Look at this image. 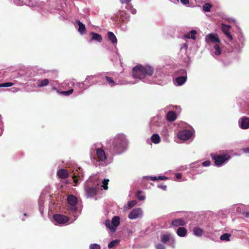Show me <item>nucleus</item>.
Returning a JSON list of instances; mask_svg holds the SVG:
<instances>
[{"instance_id":"obj_41","label":"nucleus","mask_w":249,"mask_h":249,"mask_svg":"<svg viewBox=\"0 0 249 249\" xmlns=\"http://www.w3.org/2000/svg\"><path fill=\"white\" fill-rule=\"evenodd\" d=\"M89 249H101V246L98 244H91L89 246Z\"/></svg>"},{"instance_id":"obj_16","label":"nucleus","mask_w":249,"mask_h":249,"mask_svg":"<svg viewBox=\"0 0 249 249\" xmlns=\"http://www.w3.org/2000/svg\"><path fill=\"white\" fill-rule=\"evenodd\" d=\"M14 2L18 6H22L26 5L30 7H35L36 5V0H30L28 3H24L21 0H14Z\"/></svg>"},{"instance_id":"obj_26","label":"nucleus","mask_w":249,"mask_h":249,"mask_svg":"<svg viewBox=\"0 0 249 249\" xmlns=\"http://www.w3.org/2000/svg\"><path fill=\"white\" fill-rule=\"evenodd\" d=\"M161 135L163 137V140L165 141H168L169 131L167 127H163L160 132Z\"/></svg>"},{"instance_id":"obj_27","label":"nucleus","mask_w":249,"mask_h":249,"mask_svg":"<svg viewBox=\"0 0 249 249\" xmlns=\"http://www.w3.org/2000/svg\"><path fill=\"white\" fill-rule=\"evenodd\" d=\"M187 231L184 227H179L177 230V234L180 237H185L187 234Z\"/></svg>"},{"instance_id":"obj_55","label":"nucleus","mask_w":249,"mask_h":249,"mask_svg":"<svg viewBox=\"0 0 249 249\" xmlns=\"http://www.w3.org/2000/svg\"><path fill=\"white\" fill-rule=\"evenodd\" d=\"M67 84L69 86H70V85L74 86L75 83L73 81H69V82H68Z\"/></svg>"},{"instance_id":"obj_62","label":"nucleus","mask_w":249,"mask_h":249,"mask_svg":"<svg viewBox=\"0 0 249 249\" xmlns=\"http://www.w3.org/2000/svg\"><path fill=\"white\" fill-rule=\"evenodd\" d=\"M121 19H122V20H124V18H121Z\"/></svg>"},{"instance_id":"obj_8","label":"nucleus","mask_w":249,"mask_h":249,"mask_svg":"<svg viewBox=\"0 0 249 249\" xmlns=\"http://www.w3.org/2000/svg\"><path fill=\"white\" fill-rule=\"evenodd\" d=\"M178 75L174 81V84L176 86H181L184 84L187 80V72L184 69H181L177 71Z\"/></svg>"},{"instance_id":"obj_9","label":"nucleus","mask_w":249,"mask_h":249,"mask_svg":"<svg viewBox=\"0 0 249 249\" xmlns=\"http://www.w3.org/2000/svg\"><path fill=\"white\" fill-rule=\"evenodd\" d=\"M53 219L55 225H63L67 223L69 220L67 216L60 214H55L53 215Z\"/></svg>"},{"instance_id":"obj_25","label":"nucleus","mask_w":249,"mask_h":249,"mask_svg":"<svg viewBox=\"0 0 249 249\" xmlns=\"http://www.w3.org/2000/svg\"><path fill=\"white\" fill-rule=\"evenodd\" d=\"M193 234L197 237H201L203 234V230L198 227H196L193 230Z\"/></svg>"},{"instance_id":"obj_11","label":"nucleus","mask_w":249,"mask_h":249,"mask_svg":"<svg viewBox=\"0 0 249 249\" xmlns=\"http://www.w3.org/2000/svg\"><path fill=\"white\" fill-rule=\"evenodd\" d=\"M161 241L164 243H168V245L172 246L173 248H175V240L169 233L162 235L161 237Z\"/></svg>"},{"instance_id":"obj_36","label":"nucleus","mask_w":249,"mask_h":249,"mask_svg":"<svg viewBox=\"0 0 249 249\" xmlns=\"http://www.w3.org/2000/svg\"><path fill=\"white\" fill-rule=\"evenodd\" d=\"M231 235L230 233H226L222 234L220 236V239L221 240H222V241H230V237H231Z\"/></svg>"},{"instance_id":"obj_59","label":"nucleus","mask_w":249,"mask_h":249,"mask_svg":"<svg viewBox=\"0 0 249 249\" xmlns=\"http://www.w3.org/2000/svg\"><path fill=\"white\" fill-rule=\"evenodd\" d=\"M138 194H140L141 193V191H138Z\"/></svg>"},{"instance_id":"obj_17","label":"nucleus","mask_w":249,"mask_h":249,"mask_svg":"<svg viewBox=\"0 0 249 249\" xmlns=\"http://www.w3.org/2000/svg\"><path fill=\"white\" fill-rule=\"evenodd\" d=\"M238 41L233 42V47L236 50H240L244 46V37L242 36H240L238 39Z\"/></svg>"},{"instance_id":"obj_12","label":"nucleus","mask_w":249,"mask_h":249,"mask_svg":"<svg viewBox=\"0 0 249 249\" xmlns=\"http://www.w3.org/2000/svg\"><path fill=\"white\" fill-rule=\"evenodd\" d=\"M192 135V132L189 130H183L179 131L177 136L178 139L183 140H189Z\"/></svg>"},{"instance_id":"obj_53","label":"nucleus","mask_w":249,"mask_h":249,"mask_svg":"<svg viewBox=\"0 0 249 249\" xmlns=\"http://www.w3.org/2000/svg\"><path fill=\"white\" fill-rule=\"evenodd\" d=\"M242 150L245 153H249V147L243 148Z\"/></svg>"},{"instance_id":"obj_48","label":"nucleus","mask_w":249,"mask_h":249,"mask_svg":"<svg viewBox=\"0 0 249 249\" xmlns=\"http://www.w3.org/2000/svg\"><path fill=\"white\" fill-rule=\"evenodd\" d=\"M175 177H176L177 180H179L181 178L182 175H181V174L179 173H177L175 175Z\"/></svg>"},{"instance_id":"obj_18","label":"nucleus","mask_w":249,"mask_h":249,"mask_svg":"<svg viewBox=\"0 0 249 249\" xmlns=\"http://www.w3.org/2000/svg\"><path fill=\"white\" fill-rule=\"evenodd\" d=\"M107 37L112 45L116 47L117 44V39L114 34L112 32H108L107 33Z\"/></svg>"},{"instance_id":"obj_44","label":"nucleus","mask_w":249,"mask_h":249,"mask_svg":"<svg viewBox=\"0 0 249 249\" xmlns=\"http://www.w3.org/2000/svg\"><path fill=\"white\" fill-rule=\"evenodd\" d=\"M117 242H118V241L117 240H114L112 241L108 244V246H107L108 248L109 249L113 248L117 243Z\"/></svg>"},{"instance_id":"obj_7","label":"nucleus","mask_w":249,"mask_h":249,"mask_svg":"<svg viewBox=\"0 0 249 249\" xmlns=\"http://www.w3.org/2000/svg\"><path fill=\"white\" fill-rule=\"evenodd\" d=\"M211 158L214 160L215 165L217 166H220L223 164L226 163L230 160L231 156L227 154L216 156L213 154L211 155Z\"/></svg>"},{"instance_id":"obj_28","label":"nucleus","mask_w":249,"mask_h":249,"mask_svg":"<svg viewBox=\"0 0 249 249\" xmlns=\"http://www.w3.org/2000/svg\"><path fill=\"white\" fill-rule=\"evenodd\" d=\"M196 31L195 30H192L190 33L184 35V37L186 38L195 40L196 39Z\"/></svg>"},{"instance_id":"obj_43","label":"nucleus","mask_w":249,"mask_h":249,"mask_svg":"<svg viewBox=\"0 0 249 249\" xmlns=\"http://www.w3.org/2000/svg\"><path fill=\"white\" fill-rule=\"evenodd\" d=\"M13 85V84L11 82H6L4 83L0 84V88L3 87H10Z\"/></svg>"},{"instance_id":"obj_58","label":"nucleus","mask_w":249,"mask_h":249,"mask_svg":"<svg viewBox=\"0 0 249 249\" xmlns=\"http://www.w3.org/2000/svg\"><path fill=\"white\" fill-rule=\"evenodd\" d=\"M176 109H178H178L179 110V109H180V107H176Z\"/></svg>"},{"instance_id":"obj_14","label":"nucleus","mask_w":249,"mask_h":249,"mask_svg":"<svg viewBox=\"0 0 249 249\" xmlns=\"http://www.w3.org/2000/svg\"><path fill=\"white\" fill-rule=\"evenodd\" d=\"M205 41L207 43H220V40L217 36L213 34H209L205 37Z\"/></svg>"},{"instance_id":"obj_47","label":"nucleus","mask_w":249,"mask_h":249,"mask_svg":"<svg viewBox=\"0 0 249 249\" xmlns=\"http://www.w3.org/2000/svg\"><path fill=\"white\" fill-rule=\"evenodd\" d=\"M210 164H211V162L209 160L205 161L202 163V165L203 166H206V167L209 166L210 165Z\"/></svg>"},{"instance_id":"obj_2","label":"nucleus","mask_w":249,"mask_h":249,"mask_svg":"<svg viewBox=\"0 0 249 249\" xmlns=\"http://www.w3.org/2000/svg\"><path fill=\"white\" fill-rule=\"evenodd\" d=\"M110 143L114 153L121 154L127 149L128 141L124 134L119 133L110 140Z\"/></svg>"},{"instance_id":"obj_21","label":"nucleus","mask_w":249,"mask_h":249,"mask_svg":"<svg viewBox=\"0 0 249 249\" xmlns=\"http://www.w3.org/2000/svg\"><path fill=\"white\" fill-rule=\"evenodd\" d=\"M76 23L78 26V31L81 35H84L86 33V27L84 24H83L79 20H76Z\"/></svg>"},{"instance_id":"obj_46","label":"nucleus","mask_w":249,"mask_h":249,"mask_svg":"<svg viewBox=\"0 0 249 249\" xmlns=\"http://www.w3.org/2000/svg\"><path fill=\"white\" fill-rule=\"evenodd\" d=\"M156 248L157 249H165V246L161 244L157 245Z\"/></svg>"},{"instance_id":"obj_1","label":"nucleus","mask_w":249,"mask_h":249,"mask_svg":"<svg viewBox=\"0 0 249 249\" xmlns=\"http://www.w3.org/2000/svg\"><path fill=\"white\" fill-rule=\"evenodd\" d=\"M132 73L134 78L150 84L163 85L168 81L166 71L161 66L157 67L154 71L151 66L139 65L133 68Z\"/></svg>"},{"instance_id":"obj_45","label":"nucleus","mask_w":249,"mask_h":249,"mask_svg":"<svg viewBox=\"0 0 249 249\" xmlns=\"http://www.w3.org/2000/svg\"><path fill=\"white\" fill-rule=\"evenodd\" d=\"M144 178H146L148 179H150V180H158V178L156 176H154V177L146 176V177H144Z\"/></svg>"},{"instance_id":"obj_30","label":"nucleus","mask_w":249,"mask_h":249,"mask_svg":"<svg viewBox=\"0 0 249 249\" xmlns=\"http://www.w3.org/2000/svg\"><path fill=\"white\" fill-rule=\"evenodd\" d=\"M136 204L137 201L136 200L128 201L127 204L124 206V209L126 210H129L135 206Z\"/></svg>"},{"instance_id":"obj_49","label":"nucleus","mask_w":249,"mask_h":249,"mask_svg":"<svg viewBox=\"0 0 249 249\" xmlns=\"http://www.w3.org/2000/svg\"><path fill=\"white\" fill-rule=\"evenodd\" d=\"M137 198L139 200L142 201V200H143L145 198V197L143 195L140 196L139 195H138Z\"/></svg>"},{"instance_id":"obj_23","label":"nucleus","mask_w":249,"mask_h":249,"mask_svg":"<svg viewBox=\"0 0 249 249\" xmlns=\"http://www.w3.org/2000/svg\"><path fill=\"white\" fill-rule=\"evenodd\" d=\"M57 176L61 178H66L69 176V173L67 170L60 169L57 172Z\"/></svg>"},{"instance_id":"obj_38","label":"nucleus","mask_w":249,"mask_h":249,"mask_svg":"<svg viewBox=\"0 0 249 249\" xmlns=\"http://www.w3.org/2000/svg\"><path fill=\"white\" fill-rule=\"evenodd\" d=\"M105 79L107 81V83L110 86H113L116 85L114 81L113 80V79L109 76H105Z\"/></svg>"},{"instance_id":"obj_33","label":"nucleus","mask_w":249,"mask_h":249,"mask_svg":"<svg viewBox=\"0 0 249 249\" xmlns=\"http://www.w3.org/2000/svg\"><path fill=\"white\" fill-rule=\"evenodd\" d=\"M108 181H109L108 179H105L102 181V183L98 182L97 183H99V186L98 187L99 188V186H101L104 189L107 190L108 188L107 184H108Z\"/></svg>"},{"instance_id":"obj_29","label":"nucleus","mask_w":249,"mask_h":249,"mask_svg":"<svg viewBox=\"0 0 249 249\" xmlns=\"http://www.w3.org/2000/svg\"><path fill=\"white\" fill-rule=\"evenodd\" d=\"M151 140L154 143L158 144L160 142V137L159 134L155 133L151 137Z\"/></svg>"},{"instance_id":"obj_42","label":"nucleus","mask_w":249,"mask_h":249,"mask_svg":"<svg viewBox=\"0 0 249 249\" xmlns=\"http://www.w3.org/2000/svg\"><path fill=\"white\" fill-rule=\"evenodd\" d=\"M76 87L80 89H82L83 90L87 89V88L85 87V84L83 82L77 83L76 84Z\"/></svg>"},{"instance_id":"obj_19","label":"nucleus","mask_w":249,"mask_h":249,"mask_svg":"<svg viewBox=\"0 0 249 249\" xmlns=\"http://www.w3.org/2000/svg\"><path fill=\"white\" fill-rule=\"evenodd\" d=\"M50 80L48 79H39L36 82V87L42 88L49 85Z\"/></svg>"},{"instance_id":"obj_24","label":"nucleus","mask_w":249,"mask_h":249,"mask_svg":"<svg viewBox=\"0 0 249 249\" xmlns=\"http://www.w3.org/2000/svg\"><path fill=\"white\" fill-rule=\"evenodd\" d=\"M90 34L92 37L89 42H91L92 40H95L98 42H101L102 41V37L100 34L94 32H91Z\"/></svg>"},{"instance_id":"obj_51","label":"nucleus","mask_w":249,"mask_h":249,"mask_svg":"<svg viewBox=\"0 0 249 249\" xmlns=\"http://www.w3.org/2000/svg\"><path fill=\"white\" fill-rule=\"evenodd\" d=\"M158 187L162 189L163 190H166L167 188L166 185H158Z\"/></svg>"},{"instance_id":"obj_31","label":"nucleus","mask_w":249,"mask_h":249,"mask_svg":"<svg viewBox=\"0 0 249 249\" xmlns=\"http://www.w3.org/2000/svg\"><path fill=\"white\" fill-rule=\"evenodd\" d=\"M213 48L214 49V51L212 54L213 56H217L221 53V50L218 44H214L213 46Z\"/></svg>"},{"instance_id":"obj_56","label":"nucleus","mask_w":249,"mask_h":249,"mask_svg":"<svg viewBox=\"0 0 249 249\" xmlns=\"http://www.w3.org/2000/svg\"><path fill=\"white\" fill-rule=\"evenodd\" d=\"M75 173L73 174V178H74V181L76 183L77 181V179H75V178L76 177Z\"/></svg>"},{"instance_id":"obj_6","label":"nucleus","mask_w":249,"mask_h":249,"mask_svg":"<svg viewBox=\"0 0 249 249\" xmlns=\"http://www.w3.org/2000/svg\"><path fill=\"white\" fill-rule=\"evenodd\" d=\"M120 223V218L118 216H114L111 221L107 220L105 224L107 228H108L111 232H114L117 228L118 227Z\"/></svg>"},{"instance_id":"obj_37","label":"nucleus","mask_w":249,"mask_h":249,"mask_svg":"<svg viewBox=\"0 0 249 249\" xmlns=\"http://www.w3.org/2000/svg\"><path fill=\"white\" fill-rule=\"evenodd\" d=\"M160 125V123L158 121V118L157 117L153 118L151 121V125L159 126Z\"/></svg>"},{"instance_id":"obj_34","label":"nucleus","mask_w":249,"mask_h":249,"mask_svg":"<svg viewBox=\"0 0 249 249\" xmlns=\"http://www.w3.org/2000/svg\"><path fill=\"white\" fill-rule=\"evenodd\" d=\"M212 5L209 3H205L202 6L203 11L205 12H208L211 11Z\"/></svg>"},{"instance_id":"obj_20","label":"nucleus","mask_w":249,"mask_h":249,"mask_svg":"<svg viewBox=\"0 0 249 249\" xmlns=\"http://www.w3.org/2000/svg\"><path fill=\"white\" fill-rule=\"evenodd\" d=\"M166 119L169 122H173L177 118V113L173 110L169 111L166 114Z\"/></svg>"},{"instance_id":"obj_3","label":"nucleus","mask_w":249,"mask_h":249,"mask_svg":"<svg viewBox=\"0 0 249 249\" xmlns=\"http://www.w3.org/2000/svg\"><path fill=\"white\" fill-rule=\"evenodd\" d=\"M96 152L97 160L99 165H102L103 166L107 165L109 162L107 161V158L105 151L101 148L99 143H95L92 145L90 147V158L94 152Z\"/></svg>"},{"instance_id":"obj_39","label":"nucleus","mask_w":249,"mask_h":249,"mask_svg":"<svg viewBox=\"0 0 249 249\" xmlns=\"http://www.w3.org/2000/svg\"><path fill=\"white\" fill-rule=\"evenodd\" d=\"M126 9L131 12L132 14H135L137 11L134 9L131 4H128L126 6Z\"/></svg>"},{"instance_id":"obj_60","label":"nucleus","mask_w":249,"mask_h":249,"mask_svg":"<svg viewBox=\"0 0 249 249\" xmlns=\"http://www.w3.org/2000/svg\"><path fill=\"white\" fill-rule=\"evenodd\" d=\"M249 215V213H246V216H248Z\"/></svg>"},{"instance_id":"obj_4","label":"nucleus","mask_w":249,"mask_h":249,"mask_svg":"<svg viewBox=\"0 0 249 249\" xmlns=\"http://www.w3.org/2000/svg\"><path fill=\"white\" fill-rule=\"evenodd\" d=\"M98 183H92L91 178L89 179L85 186V195L87 197H91L95 195L99 190Z\"/></svg>"},{"instance_id":"obj_57","label":"nucleus","mask_w":249,"mask_h":249,"mask_svg":"<svg viewBox=\"0 0 249 249\" xmlns=\"http://www.w3.org/2000/svg\"><path fill=\"white\" fill-rule=\"evenodd\" d=\"M183 47L185 48V50H187V48H188V45L187 44H183Z\"/></svg>"},{"instance_id":"obj_40","label":"nucleus","mask_w":249,"mask_h":249,"mask_svg":"<svg viewBox=\"0 0 249 249\" xmlns=\"http://www.w3.org/2000/svg\"><path fill=\"white\" fill-rule=\"evenodd\" d=\"M97 77V75H90V76H88L86 78V81L90 85L93 84V83L90 82V81L92 79L94 78H96Z\"/></svg>"},{"instance_id":"obj_13","label":"nucleus","mask_w":249,"mask_h":249,"mask_svg":"<svg viewBox=\"0 0 249 249\" xmlns=\"http://www.w3.org/2000/svg\"><path fill=\"white\" fill-rule=\"evenodd\" d=\"M239 126L243 129L249 128V118L245 116L240 118L238 121Z\"/></svg>"},{"instance_id":"obj_35","label":"nucleus","mask_w":249,"mask_h":249,"mask_svg":"<svg viewBox=\"0 0 249 249\" xmlns=\"http://www.w3.org/2000/svg\"><path fill=\"white\" fill-rule=\"evenodd\" d=\"M39 209L40 213L43 214L44 209V200L40 197L38 201Z\"/></svg>"},{"instance_id":"obj_61","label":"nucleus","mask_w":249,"mask_h":249,"mask_svg":"<svg viewBox=\"0 0 249 249\" xmlns=\"http://www.w3.org/2000/svg\"><path fill=\"white\" fill-rule=\"evenodd\" d=\"M24 216H26V215H27V214H26V213H24Z\"/></svg>"},{"instance_id":"obj_5","label":"nucleus","mask_w":249,"mask_h":249,"mask_svg":"<svg viewBox=\"0 0 249 249\" xmlns=\"http://www.w3.org/2000/svg\"><path fill=\"white\" fill-rule=\"evenodd\" d=\"M67 201L69 205V209L71 211V214L74 216L73 221H74L78 216V215L76 214L77 209L76 205L78 202L77 198L74 196L71 195L68 196Z\"/></svg>"},{"instance_id":"obj_52","label":"nucleus","mask_w":249,"mask_h":249,"mask_svg":"<svg viewBox=\"0 0 249 249\" xmlns=\"http://www.w3.org/2000/svg\"><path fill=\"white\" fill-rule=\"evenodd\" d=\"M181 2L184 4L186 5L189 4V0H180Z\"/></svg>"},{"instance_id":"obj_10","label":"nucleus","mask_w":249,"mask_h":249,"mask_svg":"<svg viewBox=\"0 0 249 249\" xmlns=\"http://www.w3.org/2000/svg\"><path fill=\"white\" fill-rule=\"evenodd\" d=\"M143 216V212L141 208H137L132 210L128 215V217L131 220L142 218Z\"/></svg>"},{"instance_id":"obj_32","label":"nucleus","mask_w":249,"mask_h":249,"mask_svg":"<svg viewBox=\"0 0 249 249\" xmlns=\"http://www.w3.org/2000/svg\"><path fill=\"white\" fill-rule=\"evenodd\" d=\"M53 89L54 90H56L57 93H59L61 94H63L65 96H69V95H71L73 92V89H71L68 91H62L60 92L59 91L58 89L57 88H56L55 87H53Z\"/></svg>"},{"instance_id":"obj_50","label":"nucleus","mask_w":249,"mask_h":249,"mask_svg":"<svg viewBox=\"0 0 249 249\" xmlns=\"http://www.w3.org/2000/svg\"><path fill=\"white\" fill-rule=\"evenodd\" d=\"M120 1L122 4L125 3L127 5L128 4H129V3L131 1V0H120Z\"/></svg>"},{"instance_id":"obj_54","label":"nucleus","mask_w":249,"mask_h":249,"mask_svg":"<svg viewBox=\"0 0 249 249\" xmlns=\"http://www.w3.org/2000/svg\"><path fill=\"white\" fill-rule=\"evenodd\" d=\"M158 179H159V180H164L165 179L167 178L165 176H159L158 177Z\"/></svg>"},{"instance_id":"obj_15","label":"nucleus","mask_w":249,"mask_h":249,"mask_svg":"<svg viewBox=\"0 0 249 249\" xmlns=\"http://www.w3.org/2000/svg\"><path fill=\"white\" fill-rule=\"evenodd\" d=\"M231 26L230 25H226L222 23L221 24V30L224 34L226 36L228 39L230 41H232L233 39L232 36L230 33V30Z\"/></svg>"},{"instance_id":"obj_22","label":"nucleus","mask_w":249,"mask_h":249,"mask_svg":"<svg viewBox=\"0 0 249 249\" xmlns=\"http://www.w3.org/2000/svg\"><path fill=\"white\" fill-rule=\"evenodd\" d=\"M186 222L183 218L176 219L172 221V225L175 227H178L179 226H184L186 224Z\"/></svg>"}]
</instances>
